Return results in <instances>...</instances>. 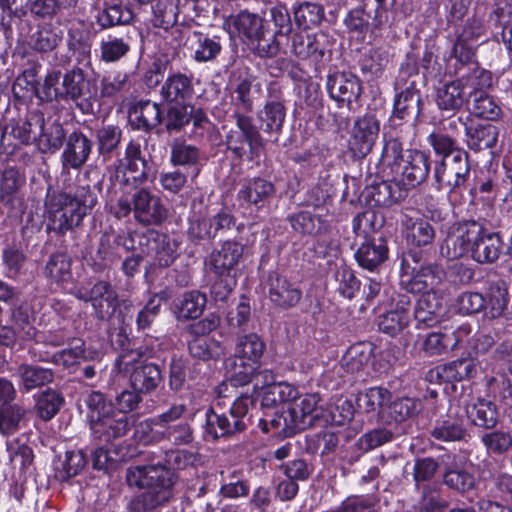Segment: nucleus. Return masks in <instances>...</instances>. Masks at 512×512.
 Instances as JSON below:
<instances>
[{
	"mask_svg": "<svg viewBox=\"0 0 512 512\" xmlns=\"http://www.w3.org/2000/svg\"><path fill=\"white\" fill-rule=\"evenodd\" d=\"M87 419L93 440L111 444L124 438L135 426L137 415L116 412L114 403L100 391H91L84 399Z\"/></svg>",
	"mask_w": 512,
	"mask_h": 512,
	"instance_id": "39448f33",
	"label": "nucleus"
},
{
	"mask_svg": "<svg viewBox=\"0 0 512 512\" xmlns=\"http://www.w3.org/2000/svg\"><path fill=\"white\" fill-rule=\"evenodd\" d=\"M132 19V11L121 4L105 5L96 15V22L102 29L128 24Z\"/></svg>",
	"mask_w": 512,
	"mask_h": 512,
	"instance_id": "6e6d98bb",
	"label": "nucleus"
},
{
	"mask_svg": "<svg viewBox=\"0 0 512 512\" xmlns=\"http://www.w3.org/2000/svg\"><path fill=\"white\" fill-rule=\"evenodd\" d=\"M420 348L428 356H438L446 353L449 349L457 348V341H453L449 334L431 332L423 338Z\"/></svg>",
	"mask_w": 512,
	"mask_h": 512,
	"instance_id": "69168bd1",
	"label": "nucleus"
},
{
	"mask_svg": "<svg viewBox=\"0 0 512 512\" xmlns=\"http://www.w3.org/2000/svg\"><path fill=\"white\" fill-rule=\"evenodd\" d=\"M63 403V396L48 388L36 397L35 410L43 421H49L57 415Z\"/></svg>",
	"mask_w": 512,
	"mask_h": 512,
	"instance_id": "4d7b16f0",
	"label": "nucleus"
},
{
	"mask_svg": "<svg viewBox=\"0 0 512 512\" xmlns=\"http://www.w3.org/2000/svg\"><path fill=\"white\" fill-rule=\"evenodd\" d=\"M150 257H152L150 270H154L155 268H167L172 265L177 258V245L167 234L159 232L153 247V253Z\"/></svg>",
	"mask_w": 512,
	"mask_h": 512,
	"instance_id": "49530a36",
	"label": "nucleus"
},
{
	"mask_svg": "<svg viewBox=\"0 0 512 512\" xmlns=\"http://www.w3.org/2000/svg\"><path fill=\"white\" fill-rule=\"evenodd\" d=\"M431 436L441 442L462 441L467 432L464 417L459 411L450 408L446 416L438 419L430 432Z\"/></svg>",
	"mask_w": 512,
	"mask_h": 512,
	"instance_id": "2f4dec72",
	"label": "nucleus"
},
{
	"mask_svg": "<svg viewBox=\"0 0 512 512\" xmlns=\"http://www.w3.org/2000/svg\"><path fill=\"white\" fill-rule=\"evenodd\" d=\"M469 177V156L465 150H457L454 155L443 158L434 170L438 189H448L450 192L465 188Z\"/></svg>",
	"mask_w": 512,
	"mask_h": 512,
	"instance_id": "2eb2a0df",
	"label": "nucleus"
},
{
	"mask_svg": "<svg viewBox=\"0 0 512 512\" xmlns=\"http://www.w3.org/2000/svg\"><path fill=\"white\" fill-rule=\"evenodd\" d=\"M443 483L451 490L464 494L474 489L476 480L466 465L454 460L445 468Z\"/></svg>",
	"mask_w": 512,
	"mask_h": 512,
	"instance_id": "4c0bfd02",
	"label": "nucleus"
},
{
	"mask_svg": "<svg viewBox=\"0 0 512 512\" xmlns=\"http://www.w3.org/2000/svg\"><path fill=\"white\" fill-rule=\"evenodd\" d=\"M44 117L38 112L29 113L24 120H19L11 129V135L21 144H30L38 140L43 130Z\"/></svg>",
	"mask_w": 512,
	"mask_h": 512,
	"instance_id": "37998d69",
	"label": "nucleus"
},
{
	"mask_svg": "<svg viewBox=\"0 0 512 512\" xmlns=\"http://www.w3.org/2000/svg\"><path fill=\"white\" fill-rule=\"evenodd\" d=\"M508 250L499 232L489 231L477 220L455 223L441 247L442 254L448 259L469 256L482 265L497 262Z\"/></svg>",
	"mask_w": 512,
	"mask_h": 512,
	"instance_id": "f03ea898",
	"label": "nucleus"
},
{
	"mask_svg": "<svg viewBox=\"0 0 512 512\" xmlns=\"http://www.w3.org/2000/svg\"><path fill=\"white\" fill-rule=\"evenodd\" d=\"M465 413L474 425L482 428H494L498 422L496 405L489 400L477 399L466 406Z\"/></svg>",
	"mask_w": 512,
	"mask_h": 512,
	"instance_id": "79ce46f5",
	"label": "nucleus"
},
{
	"mask_svg": "<svg viewBox=\"0 0 512 512\" xmlns=\"http://www.w3.org/2000/svg\"><path fill=\"white\" fill-rule=\"evenodd\" d=\"M29 408L19 403L0 405V434L10 436L17 433L27 423Z\"/></svg>",
	"mask_w": 512,
	"mask_h": 512,
	"instance_id": "e433bc0d",
	"label": "nucleus"
},
{
	"mask_svg": "<svg viewBox=\"0 0 512 512\" xmlns=\"http://www.w3.org/2000/svg\"><path fill=\"white\" fill-rule=\"evenodd\" d=\"M286 118V107L283 102L278 100L267 101L263 108L257 113L259 132H263L270 137H274V141L278 140V136L282 132Z\"/></svg>",
	"mask_w": 512,
	"mask_h": 512,
	"instance_id": "7c9ffc66",
	"label": "nucleus"
},
{
	"mask_svg": "<svg viewBox=\"0 0 512 512\" xmlns=\"http://www.w3.org/2000/svg\"><path fill=\"white\" fill-rule=\"evenodd\" d=\"M97 204V195L91 186L77 179L74 186L47 196L46 206L52 229L64 234L79 226Z\"/></svg>",
	"mask_w": 512,
	"mask_h": 512,
	"instance_id": "20e7f679",
	"label": "nucleus"
},
{
	"mask_svg": "<svg viewBox=\"0 0 512 512\" xmlns=\"http://www.w3.org/2000/svg\"><path fill=\"white\" fill-rule=\"evenodd\" d=\"M429 163L426 155L420 151H409L404 161L391 176L393 181L406 188H414L428 176Z\"/></svg>",
	"mask_w": 512,
	"mask_h": 512,
	"instance_id": "393cba45",
	"label": "nucleus"
},
{
	"mask_svg": "<svg viewBox=\"0 0 512 512\" xmlns=\"http://www.w3.org/2000/svg\"><path fill=\"white\" fill-rule=\"evenodd\" d=\"M96 87L80 66H74L65 73L59 70H51L44 80L45 95L57 101L78 102L83 113H92L91 98L96 95Z\"/></svg>",
	"mask_w": 512,
	"mask_h": 512,
	"instance_id": "0eeeda50",
	"label": "nucleus"
},
{
	"mask_svg": "<svg viewBox=\"0 0 512 512\" xmlns=\"http://www.w3.org/2000/svg\"><path fill=\"white\" fill-rule=\"evenodd\" d=\"M465 139L467 147L475 152L492 149L495 147L499 129L496 125L471 115L466 116L464 123Z\"/></svg>",
	"mask_w": 512,
	"mask_h": 512,
	"instance_id": "4be33fe9",
	"label": "nucleus"
},
{
	"mask_svg": "<svg viewBox=\"0 0 512 512\" xmlns=\"http://www.w3.org/2000/svg\"><path fill=\"white\" fill-rule=\"evenodd\" d=\"M386 302H382L386 311L379 316V330L390 336L401 333L410 322V297L405 294L385 291Z\"/></svg>",
	"mask_w": 512,
	"mask_h": 512,
	"instance_id": "dca6fc26",
	"label": "nucleus"
},
{
	"mask_svg": "<svg viewBox=\"0 0 512 512\" xmlns=\"http://www.w3.org/2000/svg\"><path fill=\"white\" fill-rule=\"evenodd\" d=\"M326 87L329 96L340 103H346L352 109L362 94L361 81L357 76L346 72H335L327 77Z\"/></svg>",
	"mask_w": 512,
	"mask_h": 512,
	"instance_id": "5701e85b",
	"label": "nucleus"
},
{
	"mask_svg": "<svg viewBox=\"0 0 512 512\" xmlns=\"http://www.w3.org/2000/svg\"><path fill=\"white\" fill-rule=\"evenodd\" d=\"M18 374L27 391L46 385L52 382L54 378L51 369L29 364H21L18 367Z\"/></svg>",
	"mask_w": 512,
	"mask_h": 512,
	"instance_id": "13d9d810",
	"label": "nucleus"
},
{
	"mask_svg": "<svg viewBox=\"0 0 512 512\" xmlns=\"http://www.w3.org/2000/svg\"><path fill=\"white\" fill-rule=\"evenodd\" d=\"M244 245L236 238L222 241L209 256V267L215 275H237V266L242 260Z\"/></svg>",
	"mask_w": 512,
	"mask_h": 512,
	"instance_id": "412c9836",
	"label": "nucleus"
},
{
	"mask_svg": "<svg viewBox=\"0 0 512 512\" xmlns=\"http://www.w3.org/2000/svg\"><path fill=\"white\" fill-rule=\"evenodd\" d=\"M200 159L201 152L198 147L180 140H175L171 144V162L173 165L197 166Z\"/></svg>",
	"mask_w": 512,
	"mask_h": 512,
	"instance_id": "0e129e2a",
	"label": "nucleus"
},
{
	"mask_svg": "<svg viewBox=\"0 0 512 512\" xmlns=\"http://www.w3.org/2000/svg\"><path fill=\"white\" fill-rule=\"evenodd\" d=\"M265 347L256 333L238 337L232 362L231 386H244L251 382L260 366Z\"/></svg>",
	"mask_w": 512,
	"mask_h": 512,
	"instance_id": "f8f14e48",
	"label": "nucleus"
},
{
	"mask_svg": "<svg viewBox=\"0 0 512 512\" xmlns=\"http://www.w3.org/2000/svg\"><path fill=\"white\" fill-rule=\"evenodd\" d=\"M472 98L471 116L485 121H495L500 117L501 109L486 92Z\"/></svg>",
	"mask_w": 512,
	"mask_h": 512,
	"instance_id": "e2e57ef3",
	"label": "nucleus"
},
{
	"mask_svg": "<svg viewBox=\"0 0 512 512\" xmlns=\"http://www.w3.org/2000/svg\"><path fill=\"white\" fill-rule=\"evenodd\" d=\"M92 140L81 131H73L67 136L61 154L63 171L82 168L92 152Z\"/></svg>",
	"mask_w": 512,
	"mask_h": 512,
	"instance_id": "b1692460",
	"label": "nucleus"
},
{
	"mask_svg": "<svg viewBox=\"0 0 512 512\" xmlns=\"http://www.w3.org/2000/svg\"><path fill=\"white\" fill-rule=\"evenodd\" d=\"M67 139L63 126L54 122L43 130L38 137V147L43 153L53 154L57 152Z\"/></svg>",
	"mask_w": 512,
	"mask_h": 512,
	"instance_id": "bf43d9fd",
	"label": "nucleus"
},
{
	"mask_svg": "<svg viewBox=\"0 0 512 512\" xmlns=\"http://www.w3.org/2000/svg\"><path fill=\"white\" fill-rule=\"evenodd\" d=\"M62 38V30L46 24L31 36L30 45L37 52L48 53L61 43Z\"/></svg>",
	"mask_w": 512,
	"mask_h": 512,
	"instance_id": "864d4df0",
	"label": "nucleus"
},
{
	"mask_svg": "<svg viewBox=\"0 0 512 512\" xmlns=\"http://www.w3.org/2000/svg\"><path fill=\"white\" fill-rule=\"evenodd\" d=\"M194 75L192 72L170 70L160 89L161 97L167 103H186L195 94Z\"/></svg>",
	"mask_w": 512,
	"mask_h": 512,
	"instance_id": "a878e982",
	"label": "nucleus"
},
{
	"mask_svg": "<svg viewBox=\"0 0 512 512\" xmlns=\"http://www.w3.org/2000/svg\"><path fill=\"white\" fill-rule=\"evenodd\" d=\"M323 34L298 32L291 36V53L301 60L312 58L319 61L324 56Z\"/></svg>",
	"mask_w": 512,
	"mask_h": 512,
	"instance_id": "c9c22d12",
	"label": "nucleus"
},
{
	"mask_svg": "<svg viewBox=\"0 0 512 512\" xmlns=\"http://www.w3.org/2000/svg\"><path fill=\"white\" fill-rule=\"evenodd\" d=\"M458 79L462 80L464 89H470L468 93L469 98L478 95V93L486 92V89L490 88L493 84L492 73L478 65L469 68V72Z\"/></svg>",
	"mask_w": 512,
	"mask_h": 512,
	"instance_id": "5fc2aeb1",
	"label": "nucleus"
},
{
	"mask_svg": "<svg viewBox=\"0 0 512 512\" xmlns=\"http://www.w3.org/2000/svg\"><path fill=\"white\" fill-rule=\"evenodd\" d=\"M289 222L294 231L306 236H320L330 230V220L327 215L316 211H300L289 217Z\"/></svg>",
	"mask_w": 512,
	"mask_h": 512,
	"instance_id": "f704fd0d",
	"label": "nucleus"
},
{
	"mask_svg": "<svg viewBox=\"0 0 512 512\" xmlns=\"http://www.w3.org/2000/svg\"><path fill=\"white\" fill-rule=\"evenodd\" d=\"M399 184L395 181H382L372 185L369 189V196L374 205L389 207L401 198Z\"/></svg>",
	"mask_w": 512,
	"mask_h": 512,
	"instance_id": "680f3d73",
	"label": "nucleus"
},
{
	"mask_svg": "<svg viewBox=\"0 0 512 512\" xmlns=\"http://www.w3.org/2000/svg\"><path fill=\"white\" fill-rule=\"evenodd\" d=\"M120 259L118 245L114 235L103 233L92 256L95 270L101 271Z\"/></svg>",
	"mask_w": 512,
	"mask_h": 512,
	"instance_id": "a18cd8bd",
	"label": "nucleus"
},
{
	"mask_svg": "<svg viewBox=\"0 0 512 512\" xmlns=\"http://www.w3.org/2000/svg\"><path fill=\"white\" fill-rule=\"evenodd\" d=\"M221 40L220 36L193 31L187 37L186 45L196 62L206 63L215 60L222 52Z\"/></svg>",
	"mask_w": 512,
	"mask_h": 512,
	"instance_id": "c85d7f7f",
	"label": "nucleus"
},
{
	"mask_svg": "<svg viewBox=\"0 0 512 512\" xmlns=\"http://www.w3.org/2000/svg\"><path fill=\"white\" fill-rule=\"evenodd\" d=\"M276 193L275 185L262 177L246 179L237 192V199L243 206L265 208Z\"/></svg>",
	"mask_w": 512,
	"mask_h": 512,
	"instance_id": "bb28decb",
	"label": "nucleus"
},
{
	"mask_svg": "<svg viewBox=\"0 0 512 512\" xmlns=\"http://www.w3.org/2000/svg\"><path fill=\"white\" fill-rule=\"evenodd\" d=\"M71 258L64 252L52 254L44 268V274L51 281L68 282L72 278Z\"/></svg>",
	"mask_w": 512,
	"mask_h": 512,
	"instance_id": "603ef678",
	"label": "nucleus"
},
{
	"mask_svg": "<svg viewBox=\"0 0 512 512\" xmlns=\"http://www.w3.org/2000/svg\"><path fill=\"white\" fill-rule=\"evenodd\" d=\"M157 340L148 338L144 345L132 349H123L115 361L119 372L128 375L130 388L142 394H150L157 389L163 377L160 367L146 360L157 355Z\"/></svg>",
	"mask_w": 512,
	"mask_h": 512,
	"instance_id": "423d86ee",
	"label": "nucleus"
},
{
	"mask_svg": "<svg viewBox=\"0 0 512 512\" xmlns=\"http://www.w3.org/2000/svg\"><path fill=\"white\" fill-rule=\"evenodd\" d=\"M317 394H306L283 413L285 426L291 433L324 425L325 410L318 406Z\"/></svg>",
	"mask_w": 512,
	"mask_h": 512,
	"instance_id": "4468645a",
	"label": "nucleus"
},
{
	"mask_svg": "<svg viewBox=\"0 0 512 512\" xmlns=\"http://www.w3.org/2000/svg\"><path fill=\"white\" fill-rule=\"evenodd\" d=\"M257 396L255 389L252 393H242L232 402L229 414H218L214 408H209L206 411L205 420V435L212 440H217L220 437H231L235 434L244 432L251 422L249 412L255 408Z\"/></svg>",
	"mask_w": 512,
	"mask_h": 512,
	"instance_id": "6e6552de",
	"label": "nucleus"
},
{
	"mask_svg": "<svg viewBox=\"0 0 512 512\" xmlns=\"http://www.w3.org/2000/svg\"><path fill=\"white\" fill-rule=\"evenodd\" d=\"M376 215L372 211L357 214L352 220V228L357 237L363 238V242L355 253V259L359 266L369 271H374L388 256V248L382 239L378 242L371 233H375L374 220Z\"/></svg>",
	"mask_w": 512,
	"mask_h": 512,
	"instance_id": "9d476101",
	"label": "nucleus"
},
{
	"mask_svg": "<svg viewBox=\"0 0 512 512\" xmlns=\"http://www.w3.org/2000/svg\"><path fill=\"white\" fill-rule=\"evenodd\" d=\"M404 159L405 157L403 155L401 142L396 138H384L378 168L382 172H385L388 169V175L390 174L392 176Z\"/></svg>",
	"mask_w": 512,
	"mask_h": 512,
	"instance_id": "8fccbe9b",
	"label": "nucleus"
},
{
	"mask_svg": "<svg viewBox=\"0 0 512 512\" xmlns=\"http://www.w3.org/2000/svg\"><path fill=\"white\" fill-rule=\"evenodd\" d=\"M262 97V84L254 76L236 79L232 86L234 112L244 115L253 112L256 103Z\"/></svg>",
	"mask_w": 512,
	"mask_h": 512,
	"instance_id": "cd10ccee",
	"label": "nucleus"
},
{
	"mask_svg": "<svg viewBox=\"0 0 512 512\" xmlns=\"http://www.w3.org/2000/svg\"><path fill=\"white\" fill-rule=\"evenodd\" d=\"M94 137L98 156L103 162H110L116 156L109 165L111 180L125 186H138L149 180L150 167L138 141L130 140L122 156L118 152L123 138L119 125L103 123L95 130Z\"/></svg>",
	"mask_w": 512,
	"mask_h": 512,
	"instance_id": "f257e3e1",
	"label": "nucleus"
},
{
	"mask_svg": "<svg viewBox=\"0 0 512 512\" xmlns=\"http://www.w3.org/2000/svg\"><path fill=\"white\" fill-rule=\"evenodd\" d=\"M403 226L405 238L411 246L424 247L430 245L435 238L434 228L424 219L405 216Z\"/></svg>",
	"mask_w": 512,
	"mask_h": 512,
	"instance_id": "ea45409f",
	"label": "nucleus"
},
{
	"mask_svg": "<svg viewBox=\"0 0 512 512\" xmlns=\"http://www.w3.org/2000/svg\"><path fill=\"white\" fill-rule=\"evenodd\" d=\"M374 350L375 346L371 342L355 343L343 355L341 365L347 372H358L371 362Z\"/></svg>",
	"mask_w": 512,
	"mask_h": 512,
	"instance_id": "a19ab883",
	"label": "nucleus"
},
{
	"mask_svg": "<svg viewBox=\"0 0 512 512\" xmlns=\"http://www.w3.org/2000/svg\"><path fill=\"white\" fill-rule=\"evenodd\" d=\"M477 369L473 360L459 359L430 369L426 378L429 381L460 382L476 375Z\"/></svg>",
	"mask_w": 512,
	"mask_h": 512,
	"instance_id": "c756f323",
	"label": "nucleus"
},
{
	"mask_svg": "<svg viewBox=\"0 0 512 512\" xmlns=\"http://www.w3.org/2000/svg\"><path fill=\"white\" fill-rule=\"evenodd\" d=\"M73 295L82 301L90 302L100 320H108L115 313L118 306V294L110 282L97 281L90 289L77 287Z\"/></svg>",
	"mask_w": 512,
	"mask_h": 512,
	"instance_id": "f3484780",
	"label": "nucleus"
},
{
	"mask_svg": "<svg viewBox=\"0 0 512 512\" xmlns=\"http://www.w3.org/2000/svg\"><path fill=\"white\" fill-rule=\"evenodd\" d=\"M380 124L376 116L367 113L355 120L349 139V149L356 158H364L371 151L378 138Z\"/></svg>",
	"mask_w": 512,
	"mask_h": 512,
	"instance_id": "aec40b11",
	"label": "nucleus"
},
{
	"mask_svg": "<svg viewBox=\"0 0 512 512\" xmlns=\"http://www.w3.org/2000/svg\"><path fill=\"white\" fill-rule=\"evenodd\" d=\"M447 507L448 502L443 498L439 484L432 483L423 487L419 512H443Z\"/></svg>",
	"mask_w": 512,
	"mask_h": 512,
	"instance_id": "774afa93",
	"label": "nucleus"
},
{
	"mask_svg": "<svg viewBox=\"0 0 512 512\" xmlns=\"http://www.w3.org/2000/svg\"><path fill=\"white\" fill-rule=\"evenodd\" d=\"M206 303V295L200 291L185 292L175 305L177 317L185 320L196 319L203 313Z\"/></svg>",
	"mask_w": 512,
	"mask_h": 512,
	"instance_id": "de8ad7c7",
	"label": "nucleus"
},
{
	"mask_svg": "<svg viewBox=\"0 0 512 512\" xmlns=\"http://www.w3.org/2000/svg\"><path fill=\"white\" fill-rule=\"evenodd\" d=\"M96 356V351L87 349L83 343H80L79 345L54 353L51 361L55 365L71 368L80 364L82 361L94 360Z\"/></svg>",
	"mask_w": 512,
	"mask_h": 512,
	"instance_id": "3c124183",
	"label": "nucleus"
},
{
	"mask_svg": "<svg viewBox=\"0 0 512 512\" xmlns=\"http://www.w3.org/2000/svg\"><path fill=\"white\" fill-rule=\"evenodd\" d=\"M293 17L299 28L307 30L320 25L325 17V9L320 3L303 1L294 5Z\"/></svg>",
	"mask_w": 512,
	"mask_h": 512,
	"instance_id": "c03bdc74",
	"label": "nucleus"
},
{
	"mask_svg": "<svg viewBox=\"0 0 512 512\" xmlns=\"http://www.w3.org/2000/svg\"><path fill=\"white\" fill-rule=\"evenodd\" d=\"M461 81L457 78L436 88L435 104L440 111L454 114L468 101Z\"/></svg>",
	"mask_w": 512,
	"mask_h": 512,
	"instance_id": "72a5a7b5",
	"label": "nucleus"
},
{
	"mask_svg": "<svg viewBox=\"0 0 512 512\" xmlns=\"http://www.w3.org/2000/svg\"><path fill=\"white\" fill-rule=\"evenodd\" d=\"M268 294L270 300L281 308L295 306L302 297V292L299 288L277 273L269 275Z\"/></svg>",
	"mask_w": 512,
	"mask_h": 512,
	"instance_id": "473e14b6",
	"label": "nucleus"
},
{
	"mask_svg": "<svg viewBox=\"0 0 512 512\" xmlns=\"http://www.w3.org/2000/svg\"><path fill=\"white\" fill-rule=\"evenodd\" d=\"M232 118L235 120L236 127L226 131L223 144L232 154L233 159L242 161L250 154L248 158L252 160L264 147V139L251 116L233 112Z\"/></svg>",
	"mask_w": 512,
	"mask_h": 512,
	"instance_id": "9b49d317",
	"label": "nucleus"
},
{
	"mask_svg": "<svg viewBox=\"0 0 512 512\" xmlns=\"http://www.w3.org/2000/svg\"><path fill=\"white\" fill-rule=\"evenodd\" d=\"M409 257L415 264L419 258L416 252H410L408 257L402 259L400 285L409 293L423 295L433 294L432 292L441 284L445 277L444 270L437 264L421 265L411 267Z\"/></svg>",
	"mask_w": 512,
	"mask_h": 512,
	"instance_id": "ddd939ff",
	"label": "nucleus"
},
{
	"mask_svg": "<svg viewBox=\"0 0 512 512\" xmlns=\"http://www.w3.org/2000/svg\"><path fill=\"white\" fill-rule=\"evenodd\" d=\"M442 307L435 294L423 295L416 303L414 317L418 324L432 327L440 321Z\"/></svg>",
	"mask_w": 512,
	"mask_h": 512,
	"instance_id": "09e8293b",
	"label": "nucleus"
},
{
	"mask_svg": "<svg viewBox=\"0 0 512 512\" xmlns=\"http://www.w3.org/2000/svg\"><path fill=\"white\" fill-rule=\"evenodd\" d=\"M178 5L176 0H157L152 6V23L155 27L167 30L177 20Z\"/></svg>",
	"mask_w": 512,
	"mask_h": 512,
	"instance_id": "052dcab7",
	"label": "nucleus"
},
{
	"mask_svg": "<svg viewBox=\"0 0 512 512\" xmlns=\"http://www.w3.org/2000/svg\"><path fill=\"white\" fill-rule=\"evenodd\" d=\"M24 182V176L17 169H5L0 175V201L4 204L11 203Z\"/></svg>",
	"mask_w": 512,
	"mask_h": 512,
	"instance_id": "338daca9",
	"label": "nucleus"
},
{
	"mask_svg": "<svg viewBox=\"0 0 512 512\" xmlns=\"http://www.w3.org/2000/svg\"><path fill=\"white\" fill-rule=\"evenodd\" d=\"M133 216L143 226L161 225L168 216V210L161 198L141 188L132 195Z\"/></svg>",
	"mask_w": 512,
	"mask_h": 512,
	"instance_id": "6ab92c4d",
	"label": "nucleus"
},
{
	"mask_svg": "<svg viewBox=\"0 0 512 512\" xmlns=\"http://www.w3.org/2000/svg\"><path fill=\"white\" fill-rule=\"evenodd\" d=\"M223 29L231 37H237L248 45L261 39L264 32H268L264 18L248 10L225 17Z\"/></svg>",
	"mask_w": 512,
	"mask_h": 512,
	"instance_id": "a211bd4d",
	"label": "nucleus"
},
{
	"mask_svg": "<svg viewBox=\"0 0 512 512\" xmlns=\"http://www.w3.org/2000/svg\"><path fill=\"white\" fill-rule=\"evenodd\" d=\"M424 77L414 63L401 66L394 86L397 91L393 103V116L400 120L416 121L423 111L424 103L420 84Z\"/></svg>",
	"mask_w": 512,
	"mask_h": 512,
	"instance_id": "1a4fd4ad",
	"label": "nucleus"
},
{
	"mask_svg": "<svg viewBox=\"0 0 512 512\" xmlns=\"http://www.w3.org/2000/svg\"><path fill=\"white\" fill-rule=\"evenodd\" d=\"M138 129L149 131L163 120L161 105L150 100H140L130 108Z\"/></svg>",
	"mask_w": 512,
	"mask_h": 512,
	"instance_id": "58836bf2",
	"label": "nucleus"
},
{
	"mask_svg": "<svg viewBox=\"0 0 512 512\" xmlns=\"http://www.w3.org/2000/svg\"><path fill=\"white\" fill-rule=\"evenodd\" d=\"M126 482L130 487L144 490L129 501V511L149 512L174 498L178 476L160 463L138 465L127 469Z\"/></svg>",
	"mask_w": 512,
	"mask_h": 512,
	"instance_id": "7ed1b4c3",
	"label": "nucleus"
}]
</instances>
